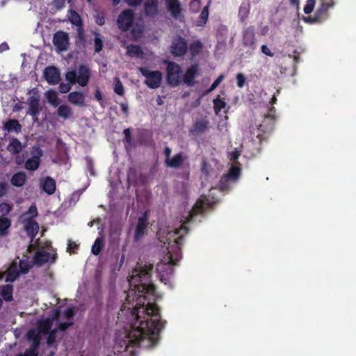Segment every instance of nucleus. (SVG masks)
Segmentation results:
<instances>
[{
    "instance_id": "obj_28",
    "label": "nucleus",
    "mask_w": 356,
    "mask_h": 356,
    "mask_svg": "<svg viewBox=\"0 0 356 356\" xmlns=\"http://www.w3.org/2000/svg\"><path fill=\"white\" fill-rule=\"evenodd\" d=\"M26 181V175L22 171L15 173L10 179L11 184L15 187H22Z\"/></svg>"
},
{
    "instance_id": "obj_52",
    "label": "nucleus",
    "mask_w": 356,
    "mask_h": 356,
    "mask_svg": "<svg viewBox=\"0 0 356 356\" xmlns=\"http://www.w3.org/2000/svg\"><path fill=\"white\" fill-rule=\"evenodd\" d=\"M9 189V185L5 181H0V197H4Z\"/></svg>"
},
{
    "instance_id": "obj_64",
    "label": "nucleus",
    "mask_w": 356,
    "mask_h": 356,
    "mask_svg": "<svg viewBox=\"0 0 356 356\" xmlns=\"http://www.w3.org/2000/svg\"><path fill=\"white\" fill-rule=\"evenodd\" d=\"M124 140L127 143H130L132 140L131 130L129 128L124 130Z\"/></svg>"
},
{
    "instance_id": "obj_23",
    "label": "nucleus",
    "mask_w": 356,
    "mask_h": 356,
    "mask_svg": "<svg viewBox=\"0 0 356 356\" xmlns=\"http://www.w3.org/2000/svg\"><path fill=\"white\" fill-rule=\"evenodd\" d=\"M184 159L183 153L179 152L170 159H165V164L168 167L179 168L183 165Z\"/></svg>"
},
{
    "instance_id": "obj_61",
    "label": "nucleus",
    "mask_w": 356,
    "mask_h": 356,
    "mask_svg": "<svg viewBox=\"0 0 356 356\" xmlns=\"http://www.w3.org/2000/svg\"><path fill=\"white\" fill-rule=\"evenodd\" d=\"M79 248V245L75 242L70 241L67 249L70 253H76L77 249Z\"/></svg>"
},
{
    "instance_id": "obj_13",
    "label": "nucleus",
    "mask_w": 356,
    "mask_h": 356,
    "mask_svg": "<svg viewBox=\"0 0 356 356\" xmlns=\"http://www.w3.org/2000/svg\"><path fill=\"white\" fill-rule=\"evenodd\" d=\"M40 101V96L36 94V92L34 93L33 95L31 96L27 100V103L29 104V113L33 118H35L39 115L42 111Z\"/></svg>"
},
{
    "instance_id": "obj_15",
    "label": "nucleus",
    "mask_w": 356,
    "mask_h": 356,
    "mask_svg": "<svg viewBox=\"0 0 356 356\" xmlns=\"http://www.w3.org/2000/svg\"><path fill=\"white\" fill-rule=\"evenodd\" d=\"M159 0H145L143 4L145 15L149 18H154L159 14Z\"/></svg>"
},
{
    "instance_id": "obj_35",
    "label": "nucleus",
    "mask_w": 356,
    "mask_h": 356,
    "mask_svg": "<svg viewBox=\"0 0 356 356\" xmlns=\"http://www.w3.org/2000/svg\"><path fill=\"white\" fill-rule=\"evenodd\" d=\"M241 175V169L240 168L237 166H232L226 176L223 177L221 179V182L223 181V180H227L231 179L233 181H235L238 179Z\"/></svg>"
},
{
    "instance_id": "obj_17",
    "label": "nucleus",
    "mask_w": 356,
    "mask_h": 356,
    "mask_svg": "<svg viewBox=\"0 0 356 356\" xmlns=\"http://www.w3.org/2000/svg\"><path fill=\"white\" fill-rule=\"evenodd\" d=\"M209 122L206 118L197 120L193 124L191 132L195 135H200L209 129Z\"/></svg>"
},
{
    "instance_id": "obj_54",
    "label": "nucleus",
    "mask_w": 356,
    "mask_h": 356,
    "mask_svg": "<svg viewBox=\"0 0 356 356\" xmlns=\"http://www.w3.org/2000/svg\"><path fill=\"white\" fill-rule=\"evenodd\" d=\"M38 348L31 346L29 348L25 350L23 356H38Z\"/></svg>"
},
{
    "instance_id": "obj_27",
    "label": "nucleus",
    "mask_w": 356,
    "mask_h": 356,
    "mask_svg": "<svg viewBox=\"0 0 356 356\" xmlns=\"http://www.w3.org/2000/svg\"><path fill=\"white\" fill-rule=\"evenodd\" d=\"M3 129L8 132L19 134L22 131V126L17 120L10 119L4 124Z\"/></svg>"
},
{
    "instance_id": "obj_11",
    "label": "nucleus",
    "mask_w": 356,
    "mask_h": 356,
    "mask_svg": "<svg viewBox=\"0 0 356 356\" xmlns=\"http://www.w3.org/2000/svg\"><path fill=\"white\" fill-rule=\"evenodd\" d=\"M56 259V254H51L44 250L36 251L33 255V261L35 265L41 266L47 262L54 263Z\"/></svg>"
},
{
    "instance_id": "obj_31",
    "label": "nucleus",
    "mask_w": 356,
    "mask_h": 356,
    "mask_svg": "<svg viewBox=\"0 0 356 356\" xmlns=\"http://www.w3.org/2000/svg\"><path fill=\"white\" fill-rule=\"evenodd\" d=\"M57 115L64 120H68L72 117L73 111L72 108L68 105L62 104L59 106L57 109Z\"/></svg>"
},
{
    "instance_id": "obj_39",
    "label": "nucleus",
    "mask_w": 356,
    "mask_h": 356,
    "mask_svg": "<svg viewBox=\"0 0 356 356\" xmlns=\"http://www.w3.org/2000/svg\"><path fill=\"white\" fill-rule=\"evenodd\" d=\"M213 110L216 113V115H218L220 111L223 108H225L227 106L226 102L224 101V99H220L219 97L216 98L213 100Z\"/></svg>"
},
{
    "instance_id": "obj_16",
    "label": "nucleus",
    "mask_w": 356,
    "mask_h": 356,
    "mask_svg": "<svg viewBox=\"0 0 356 356\" xmlns=\"http://www.w3.org/2000/svg\"><path fill=\"white\" fill-rule=\"evenodd\" d=\"M60 72L54 66H48L44 70V76L49 84H56L60 80Z\"/></svg>"
},
{
    "instance_id": "obj_24",
    "label": "nucleus",
    "mask_w": 356,
    "mask_h": 356,
    "mask_svg": "<svg viewBox=\"0 0 356 356\" xmlns=\"http://www.w3.org/2000/svg\"><path fill=\"white\" fill-rule=\"evenodd\" d=\"M68 101L76 106H83L85 105V96L81 92H71L67 96Z\"/></svg>"
},
{
    "instance_id": "obj_46",
    "label": "nucleus",
    "mask_w": 356,
    "mask_h": 356,
    "mask_svg": "<svg viewBox=\"0 0 356 356\" xmlns=\"http://www.w3.org/2000/svg\"><path fill=\"white\" fill-rule=\"evenodd\" d=\"M114 92L120 96H122L124 93L123 85L118 78H116L114 86Z\"/></svg>"
},
{
    "instance_id": "obj_37",
    "label": "nucleus",
    "mask_w": 356,
    "mask_h": 356,
    "mask_svg": "<svg viewBox=\"0 0 356 356\" xmlns=\"http://www.w3.org/2000/svg\"><path fill=\"white\" fill-rule=\"evenodd\" d=\"M104 245V240L103 237L97 238L95 243L92 245L91 252L94 255H99Z\"/></svg>"
},
{
    "instance_id": "obj_53",
    "label": "nucleus",
    "mask_w": 356,
    "mask_h": 356,
    "mask_svg": "<svg viewBox=\"0 0 356 356\" xmlns=\"http://www.w3.org/2000/svg\"><path fill=\"white\" fill-rule=\"evenodd\" d=\"M29 214L30 216L29 218L33 219V218L36 217L38 215V209L35 206V204H32L29 209V211L25 215Z\"/></svg>"
},
{
    "instance_id": "obj_25",
    "label": "nucleus",
    "mask_w": 356,
    "mask_h": 356,
    "mask_svg": "<svg viewBox=\"0 0 356 356\" xmlns=\"http://www.w3.org/2000/svg\"><path fill=\"white\" fill-rule=\"evenodd\" d=\"M251 5L249 0L243 1L238 9V18L241 22H245L250 12Z\"/></svg>"
},
{
    "instance_id": "obj_22",
    "label": "nucleus",
    "mask_w": 356,
    "mask_h": 356,
    "mask_svg": "<svg viewBox=\"0 0 356 356\" xmlns=\"http://www.w3.org/2000/svg\"><path fill=\"white\" fill-rule=\"evenodd\" d=\"M20 275L17 264L13 262L6 270L5 282L7 283L15 282Z\"/></svg>"
},
{
    "instance_id": "obj_8",
    "label": "nucleus",
    "mask_w": 356,
    "mask_h": 356,
    "mask_svg": "<svg viewBox=\"0 0 356 356\" xmlns=\"http://www.w3.org/2000/svg\"><path fill=\"white\" fill-rule=\"evenodd\" d=\"M242 44L244 47L250 50L256 49L257 40L255 37V28L254 26H249L243 29L242 32Z\"/></svg>"
},
{
    "instance_id": "obj_56",
    "label": "nucleus",
    "mask_w": 356,
    "mask_h": 356,
    "mask_svg": "<svg viewBox=\"0 0 356 356\" xmlns=\"http://www.w3.org/2000/svg\"><path fill=\"white\" fill-rule=\"evenodd\" d=\"M210 170H211L210 165L206 161H203L202 163V167H201L202 172L203 174H204L206 176H207L209 175Z\"/></svg>"
},
{
    "instance_id": "obj_58",
    "label": "nucleus",
    "mask_w": 356,
    "mask_h": 356,
    "mask_svg": "<svg viewBox=\"0 0 356 356\" xmlns=\"http://www.w3.org/2000/svg\"><path fill=\"white\" fill-rule=\"evenodd\" d=\"M64 315L67 319H71L75 315L74 307H68L64 311Z\"/></svg>"
},
{
    "instance_id": "obj_14",
    "label": "nucleus",
    "mask_w": 356,
    "mask_h": 356,
    "mask_svg": "<svg viewBox=\"0 0 356 356\" xmlns=\"http://www.w3.org/2000/svg\"><path fill=\"white\" fill-rule=\"evenodd\" d=\"M148 225L146 213L140 216L138 219L137 225L135 229L134 241H140L145 233V229Z\"/></svg>"
},
{
    "instance_id": "obj_47",
    "label": "nucleus",
    "mask_w": 356,
    "mask_h": 356,
    "mask_svg": "<svg viewBox=\"0 0 356 356\" xmlns=\"http://www.w3.org/2000/svg\"><path fill=\"white\" fill-rule=\"evenodd\" d=\"M225 79V76L223 74H220L218 76V78L213 82L211 86L209 87V88L207 90L206 93H209L214 90L219 85L220 83L223 81Z\"/></svg>"
},
{
    "instance_id": "obj_32",
    "label": "nucleus",
    "mask_w": 356,
    "mask_h": 356,
    "mask_svg": "<svg viewBox=\"0 0 356 356\" xmlns=\"http://www.w3.org/2000/svg\"><path fill=\"white\" fill-rule=\"evenodd\" d=\"M54 323V318H47L38 323V329L40 333L47 334L49 331L52 330L51 327Z\"/></svg>"
},
{
    "instance_id": "obj_26",
    "label": "nucleus",
    "mask_w": 356,
    "mask_h": 356,
    "mask_svg": "<svg viewBox=\"0 0 356 356\" xmlns=\"http://www.w3.org/2000/svg\"><path fill=\"white\" fill-rule=\"evenodd\" d=\"M0 297L2 300L10 302L13 300V286L6 284L0 286Z\"/></svg>"
},
{
    "instance_id": "obj_59",
    "label": "nucleus",
    "mask_w": 356,
    "mask_h": 356,
    "mask_svg": "<svg viewBox=\"0 0 356 356\" xmlns=\"http://www.w3.org/2000/svg\"><path fill=\"white\" fill-rule=\"evenodd\" d=\"M53 5L56 9L60 10L65 7V0H54Z\"/></svg>"
},
{
    "instance_id": "obj_62",
    "label": "nucleus",
    "mask_w": 356,
    "mask_h": 356,
    "mask_svg": "<svg viewBox=\"0 0 356 356\" xmlns=\"http://www.w3.org/2000/svg\"><path fill=\"white\" fill-rule=\"evenodd\" d=\"M261 51L264 54H265L268 56L273 57L274 56V54L270 51V49L266 44L261 45Z\"/></svg>"
},
{
    "instance_id": "obj_63",
    "label": "nucleus",
    "mask_w": 356,
    "mask_h": 356,
    "mask_svg": "<svg viewBox=\"0 0 356 356\" xmlns=\"http://www.w3.org/2000/svg\"><path fill=\"white\" fill-rule=\"evenodd\" d=\"M129 6L137 7L140 6L143 0H124Z\"/></svg>"
},
{
    "instance_id": "obj_19",
    "label": "nucleus",
    "mask_w": 356,
    "mask_h": 356,
    "mask_svg": "<svg viewBox=\"0 0 356 356\" xmlns=\"http://www.w3.org/2000/svg\"><path fill=\"white\" fill-rule=\"evenodd\" d=\"M24 229L32 241L38 233L39 225L33 219L27 218L25 220Z\"/></svg>"
},
{
    "instance_id": "obj_41",
    "label": "nucleus",
    "mask_w": 356,
    "mask_h": 356,
    "mask_svg": "<svg viewBox=\"0 0 356 356\" xmlns=\"http://www.w3.org/2000/svg\"><path fill=\"white\" fill-rule=\"evenodd\" d=\"M275 121V109L274 107H271L268 111L267 114L265 115L263 122L269 124H273Z\"/></svg>"
},
{
    "instance_id": "obj_18",
    "label": "nucleus",
    "mask_w": 356,
    "mask_h": 356,
    "mask_svg": "<svg viewBox=\"0 0 356 356\" xmlns=\"http://www.w3.org/2000/svg\"><path fill=\"white\" fill-rule=\"evenodd\" d=\"M165 5L171 16L177 19L181 15V7L179 0H165Z\"/></svg>"
},
{
    "instance_id": "obj_5",
    "label": "nucleus",
    "mask_w": 356,
    "mask_h": 356,
    "mask_svg": "<svg viewBox=\"0 0 356 356\" xmlns=\"http://www.w3.org/2000/svg\"><path fill=\"white\" fill-rule=\"evenodd\" d=\"M166 67V81L168 85L172 87L180 84L181 67L179 64L172 61H165Z\"/></svg>"
},
{
    "instance_id": "obj_10",
    "label": "nucleus",
    "mask_w": 356,
    "mask_h": 356,
    "mask_svg": "<svg viewBox=\"0 0 356 356\" xmlns=\"http://www.w3.org/2000/svg\"><path fill=\"white\" fill-rule=\"evenodd\" d=\"M53 44L59 52L67 50L70 44L68 33L63 31L56 32L53 37Z\"/></svg>"
},
{
    "instance_id": "obj_36",
    "label": "nucleus",
    "mask_w": 356,
    "mask_h": 356,
    "mask_svg": "<svg viewBox=\"0 0 356 356\" xmlns=\"http://www.w3.org/2000/svg\"><path fill=\"white\" fill-rule=\"evenodd\" d=\"M189 51L192 58L200 54L203 49V44L200 40H195L189 45Z\"/></svg>"
},
{
    "instance_id": "obj_50",
    "label": "nucleus",
    "mask_w": 356,
    "mask_h": 356,
    "mask_svg": "<svg viewBox=\"0 0 356 356\" xmlns=\"http://www.w3.org/2000/svg\"><path fill=\"white\" fill-rule=\"evenodd\" d=\"M95 22L99 25L102 26L105 24V15L102 12L96 11V15H95Z\"/></svg>"
},
{
    "instance_id": "obj_42",
    "label": "nucleus",
    "mask_w": 356,
    "mask_h": 356,
    "mask_svg": "<svg viewBox=\"0 0 356 356\" xmlns=\"http://www.w3.org/2000/svg\"><path fill=\"white\" fill-rule=\"evenodd\" d=\"M48 102L54 107L58 106L60 103V99L58 98L57 94L54 91H49L47 92Z\"/></svg>"
},
{
    "instance_id": "obj_6",
    "label": "nucleus",
    "mask_w": 356,
    "mask_h": 356,
    "mask_svg": "<svg viewBox=\"0 0 356 356\" xmlns=\"http://www.w3.org/2000/svg\"><path fill=\"white\" fill-rule=\"evenodd\" d=\"M188 50V44L186 40L180 35L173 38L170 51L175 57H181L184 56Z\"/></svg>"
},
{
    "instance_id": "obj_44",
    "label": "nucleus",
    "mask_w": 356,
    "mask_h": 356,
    "mask_svg": "<svg viewBox=\"0 0 356 356\" xmlns=\"http://www.w3.org/2000/svg\"><path fill=\"white\" fill-rule=\"evenodd\" d=\"M19 272L23 274L29 273V270L32 268V265L30 264L27 261L22 259L19 261Z\"/></svg>"
},
{
    "instance_id": "obj_48",
    "label": "nucleus",
    "mask_w": 356,
    "mask_h": 356,
    "mask_svg": "<svg viewBox=\"0 0 356 356\" xmlns=\"http://www.w3.org/2000/svg\"><path fill=\"white\" fill-rule=\"evenodd\" d=\"M58 332V329H54L47 334L48 337L47 339V343L48 346H52L56 341V333Z\"/></svg>"
},
{
    "instance_id": "obj_20",
    "label": "nucleus",
    "mask_w": 356,
    "mask_h": 356,
    "mask_svg": "<svg viewBox=\"0 0 356 356\" xmlns=\"http://www.w3.org/2000/svg\"><path fill=\"white\" fill-rule=\"evenodd\" d=\"M40 186L48 195H52L56 191V181L51 177L40 179Z\"/></svg>"
},
{
    "instance_id": "obj_51",
    "label": "nucleus",
    "mask_w": 356,
    "mask_h": 356,
    "mask_svg": "<svg viewBox=\"0 0 356 356\" xmlns=\"http://www.w3.org/2000/svg\"><path fill=\"white\" fill-rule=\"evenodd\" d=\"M237 86L242 88L245 83V77L243 73H238L236 76Z\"/></svg>"
},
{
    "instance_id": "obj_30",
    "label": "nucleus",
    "mask_w": 356,
    "mask_h": 356,
    "mask_svg": "<svg viewBox=\"0 0 356 356\" xmlns=\"http://www.w3.org/2000/svg\"><path fill=\"white\" fill-rule=\"evenodd\" d=\"M7 149L12 154H17L21 152L22 149V143L17 138H13L10 140Z\"/></svg>"
},
{
    "instance_id": "obj_29",
    "label": "nucleus",
    "mask_w": 356,
    "mask_h": 356,
    "mask_svg": "<svg viewBox=\"0 0 356 356\" xmlns=\"http://www.w3.org/2000/svg\"><path fill=\"white\" fill-rule=\"evenodd\" d=\"M11 220L8 217L0 216V237L6 236L11 227Z\"/></svg>"
},
{
    "instance_id": "obj_49",
    "label": "nucleus",
    "mask_w": 356,
    "mask_h": 356,
    "mask_svg": "<svg viewBox=\"0 0 356 356\" xmlns=\"http://www.w3.org/2000/svg\"><path fill=\"white\" fill-rule=\"evenodd\" d=\"M316 0H307L306 5L304 7V13L305 14H310L315 6Z\"/></svg>"
},
{
    "instance_id": "obj_2",
    "label": "nucleus",
    "mask_w": 356,
    "mask_h": 356,
    "mask_svg": "<svg viewBox=\"0 0 356 356\" xmlns=\"http://www.w3.org/2000/svg\"><path fill=\"white\" fill-rule=\"evenodd\" d=\"M184 236H179L174 240V243L168 248V262L159 263L156 266V272L161 282L166 284L170 276L172 275L174 269L172 265H175L181 259V246L183 245Z\"/></svg>"
},
{
    "instance_id": "obj_12",
    "label": "nucleus",
    "mask_w": 356,
    "mask_h": 356,
    "mask_svg": "<svg viewBox=\"0 0 356 356\" xmlns=\"http://www.w3.org/2000/svg\"><path fill=\"white\" fill-rule=\"evenodd\" d=\"M211 204L209 198L202 195L193 206L190 214L191 216L203 213Z\"/></svg>"
},
{
    "instance_id": "obj_40",
    "label": "nucleus",
    "mask_w": 356,
    "mask_h": 356,
    "mask_svg": "<svg viewBox=\"0 0 356 356\" xmlns=\"http://www.w3.org/2000/svg\"><path fill=\"white\" fill-rule=\"evenodd\" d=\"M209 17V9L207 6H205L198 17L197 21V25L199 26H203L207 22Z\"/></svg>"
},
{
    "instance_id": "obj_57",
    "label": "nucleus",
    "mask_w": 356,
    "mask_h": 356,
    "mask_svg": "<svg viewBox=\"0 0 356 356\" xmlns=\"http://www.w3.org/2000/svg\"><path fill=\"white\" fill-rule=\"evenodd\" d=\"M72 325H73L72 322H70V323H67V322L59 323L58 327L56 329H58V330H60V331H62V332H65Z\"/></svg>"
},
{
    "instance_id": "obj_4",
    "label": "nucleus",
    "mask_w": 356,
    "mask_h": 356,
    "mask_svg": "<svg viewBox=\"0 0 356 356\" xmlns=\"http://www.w3.org/2000/svg\"><path fill=\"white\" fill-rule=\"evenodd\" d=\"M138 71L141 74L146 78L144 83L151 89H156L160 87L162 79L163 74L159 70L150 71L147 67H139Z\"/></svg>"
},
{
    "instance_id": "obj_45",
    "label": "nucleus",
    "mask_w": 356,
    "mask_h": 356,
    "mask_svg": "<svg viewBox=\"0 0 356 356\" xmlns=\"http://www.w3.org/2000/svg\"><path fill=\"white\" fill-rule=\"evenodd\" d=\"M94 48L96 53H99L103 49V41L99 38V34L97 33L94 39Z\"/></svg>"
},
{
    "instance_id": "obj_1",
    "label": "nucleus",
    "mask_w": 356,
    "mask_h": 356,
    "mask_svg": "<svg viewBox=\"0 0 356 356\" xmlns=\"http://www.w3.org/2000/svg\"><path fill=\"white\" fill-rule=\"evenodd\" d=\"M153 264L136 268L129 280L130 285H134L138 296L132 315L136 321L130 325V330L124 332V338L118 343L124 351L131 356L134 351L131 348H149L157 345L160 332L166 321H161L160 309L155 303L147 302V295L154 296L156 286L151 282Z\"/></svg>"
},
{
    "instance_id": "obj_7",
    "label": "nucleus",
    "mask_w": 356,
    "mask_h": 356,
    "mask_svg": "<svg viewBox=\"0 0 356 356\" xmlns=\"http://www.w3.org/2000/svg\"><path fill=\"white\" fill-rule=\"evenodd\" d=\"M134 21V13L133 10L127 9L119 15L117 19L118 28L122 31H127L133 26Z\"/></svg>"
},
{
    "instance_id": "obj_55",
    "label": "nucleus",
    "mask_w": 356,
    "mask_h": 356,
    "mask_svg": "<svg viewBox=\"0 0 356 356\" xmlns=\"http://www.w3.org/2000/svg\"><path fill=\"white\" fill-rule=\"evenodd\" d=\"M59 92L61 93H67L71 89V83L69 82L67 83H61L59 85Z\"/></svg>"
},
{
    "instance_id": "obj_3",
    "label": "nucleus",
    "mask_w": 356,
    "mask_h": 356,
    "mask_svg": "<svg viewBox=\"0 0 356 356\" xmlns=\"http://www.w3.org/2000/svg\"><path fill=\"white\" fill-rule=\"evenodd\" d=\"M90 76V71L88 66L81 65L78 68V74L75 70H71L65 74L66 80L71 84L77 83L84 87L88 83Z\"/></svg>"
},
{
    "instance_id": "obj_9",
    "label": "nucleus",
    "mask_w": 356,
    "mask_h": 356,
    "mask_svg": "<svg viewBox=\"0 0 356 356\" xmlns=\"http://www.w3.org/2000/svg\"><path fill=\"white\" fill-rule=\"evenodd\" d=\"M43 155V152L40 147L34 146L31 150V157L25 162L24 167L29 170H36L40 164V158Z\"/></svg>"
},
{
    "instance_id": "obj_43",
    "label": "nucleus",
    "mask_w": 356,
    "mask_h": 356,
    "mask_svg": "<svg viewBox=\"0 0 356 356\" xmlns=\"http://www.w3.org/2000/svg\"><path fill=\"white\" fill-rule=\"evenodd\" d=\"M13 207L7 202L0 203V216L7 217V215L12 211Z\"/></svg>"
},
{
    "instance_id": "obj_60",
    "label": "nucleus",
    "mask_w": 356,
    "mask_h": 356,
    "mask_svg": "<svg viewBox=\"0 0 356 356\" xmlns=\"http://www.w3.org/2000/svg\"><path fill=\"white\" fill-rule=\"evenodd\" d=\"M200 1L199 0H193L190 3V8L194 12H197L200 7Z\"/></svg>"
},
{
    "instance_id": "obj_34",
    "label": "nucleus",
    "mask_w": 356,
    "mask_h": 356,
    "mask_svg": "<svg viewBox=\"0 0 356 356\" xmlns=\"http://www.w3.org/2000/svg\"><path fill=\"white\" fill-rule=\"evenodd\" d=\"M127 54L130 57L143 58L144 53L141 47L136 44H129L127 47Z\"/></svg>"
},
{
    "instance_id": "obj_38",
    "label": "nucleus",
    "mask_w": 356,
    "mask_h": 356,
    "mask_svg": "<svg viewBox=\"0 0 356 356\" xmlns=\"http://www.w3.org/2000/svg\"><path fill=\"white\" fill-rule=\"evenodd\" d=\"M316 17L318 23L324 22L328 17V10L326 9V6H320L315 12Z\"/></svg>"
},
{
    "instance_id": "obj_21",
    "label": "nucleus",
    "mask_w": 356,
    "mask_h": 356,
    "mask_svg": "<svg viewBox=\"0 0 356 356\" xmlns=\"http://www.w3.org/2000/svg\"><path fill=\"white\" fill-rule=\"evenodd\" d=\"M198 67L197 65H193L189 67L184 75V82L188 86H191L194 84V79L197 74Z\"/></svg>"
},
{
    "instance_id": "obj_33",
    "label": "nucleus",
    "mask_w": 356,
    "mask_h": 356,
    "mask_svg": "<svg viewBox=\"0 0 356 356\" xmlns=\"http://www.w3.org/2000/svg\"><path fill=\"white\" fill-rule=\"evenodd\" d=\"M26 338L29 341H33L31 346L35 347V348L39 347V346L40 344V340H41L40 332H37L35 330H30L26 333Z\"/></svg>"
}]
</instances>
